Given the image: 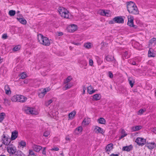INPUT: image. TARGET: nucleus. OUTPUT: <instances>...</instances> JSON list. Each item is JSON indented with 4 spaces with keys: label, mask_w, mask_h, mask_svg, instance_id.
<instances>
[{
    "label": "nucleus",
    "mask_w": 156,
    "mask_h": 156,
    "mask_svg": "<svg viewBox=\"0 0 156 156\" xmlns=\"http://www.w3.org/2000/svg\"><path fill=\"white\" fill-rule=\"evenodd\" d=\"M127 10L129 13L133 15H137L139 11L136 4L132 2H130L127 3Z\"/></svg>",
    "instance_id": "obj_1"
},
{
    "label": "nucleus",
    "mask_w": 156,
    "mask_h": 156,
    "mask_svg": "<svg viewBox=\"0 0 156 156\" xmlns=\"http://www.w3.org/2000/svg\"><path fill=\"white\" fill-rule=\"evenodd\" d=\"M38 41L41 44L46 46H48L50 44V41L46 37H44L41 34H39L37 35Z\"/></svg>",
    "instance_id": "obj_2"
},
{
    "label": "nucleus",
    "mask_w": 156,
    "mask_h": 156,
    "mask_svg": "<svg viewBox=\"0 0 156 156\" xmlns=\"http://www.w3.org/2000/svg\"><path fill=\"white\" fill-rule=\"evenodd\" d=\"M23 110L25 113L27 114L37 115L38 114V112L35 108L25 106L23 108Z\"/></svg>",
    "instance_id": "obj_3"
},
{
    "label": "nucleus",
    "mask_w": 156,
    "mask_h": 156,
    "mask_svg": "<svg viewBox=\"0 0 156 156\" xmlns=\"http://www.w3.org/2000/svg\"><path fill=\"white\" fill-rule=\"evenodd\" d=\"M58 11L62 17L66 18H69V13L67 9L63 7H60L58 9Z\"/></svg>",
    "instance_id": "obj_4"
},
{
    "label": "nucleus",
    "mask_w": 156,
    "mask_h": 156,
    "mask_svg": "<svg viewBox=\"0 0 156 156\" xmlns=\"http://www.w3.org/2000/svg\"><path fill=\"white\" fill-rule=\"evenodd\" d=\"M2 141L4 144L7 145H9L11 140L9 136L3 134L2 136Z\"/></svg>",
    "instance_id": "obj_5"
},
{
    "label": "nucleus",
    "mask_w": 156,
    "mask_h": 156,
    "mask_svg": "<svg viewBox=\"0 0 156 156\" xmlns=\"http://www.w3.org/2000/svg\"><path fill=\"white\" fill-rule=\"evenodd\" d=\"M127 18L128 21L127 22V25L130 27H132L134 28H137V26L135 25L133 23V17L131 15H129L128 16Z\"/></svg>",
    "instance_id": "obj_6"
},
{
    "label": "nucleus",
    "mask_w": 156,
    "mask_h": 156,
    "mask_svg": "<svg viewBox=\"0 0 156 156\" xmlns=\"http://www.w3.org/2000/svg\"><path fill=\"white\" fill-rule=\"evenodd\" d=\"M8 145L7 150L10 154H13L16 152V148L13 145L9 144Z\"/></svg>",
    "instance_id": "obj_7"
},
{
    "label": "nucleus",
    "mask_w": 156,
    "mask_h": 156,
    "mask_svg": "<svg viewBox=\"0 0 156 156\" xmlns=\"http://www.w3.org/2000/svg\"><path fill=\"white\" fill-rule=\"evenodd\" d=\"M135 142L139 146H142L146 143V140L141 137H137L135 140Z\"/></svg>",
    "instance_id": "obj_8"
},
{
    "label": "nucleus",
    "mask_w": 156,
    "mask_h": 156,
    "mask_svg": "<svg viewBox=\"0 0 156 156\" xmlns=\"http://www.w3.org/2000/svg\"><path fill=\"white\" fill-rule=\"evenodd\" d=\"M77 25L74 24H71L69 25L67 28V30L69 32H73L77 30Z\"/></svg>",
    "instance_id": "obj_9"
},
{
    "label": "nucleus",
    "mask_w": 156,
    "mask_h": 156,
    "mask_svg": "<svg viewBox=\"0 0 156 156\" xmlns=\"http://www.w3.org/2000/svg\"><path fill=\"white\" fill-rule=\"evenodd\" d=\"M94 131L97 134L100 133L103 134L105 132V130L102 128L97 126H94Z\"/></svg>",
    "instance_id": "obj_10"
},
{
    "label": "nucleus",
    "mask_w": 156,
    "mask_h": 156,
    "mask_svg": "<svg viewBox=\"0 0 156 156\" xmlns=\"http://www.w3.org/2000/svg\"><path fill=\"white\" fill-rule=\"evenodd\" d=\"M18 133L16 130H14L12 132L11 137L10 138L11 140H15L18 137Z\"/></svg>",
    "instance_id": "obj_11"
},
{
    "label": "nucleus",
    "mask_w": 156,
    "mask_h": 156,
    "mask_svg": "<svg viewBox=\"0 0 156 156\" xmlns=\"http://www.w3.org/2000/svg\"><path fill=\"white\" fill-rule=\"evenodd\" d=\"M115 22L118 23H124V20L121 16H117L114 18Z\"/></svg>",
    "instance_id": "obj_12"
},
{
    "label": "nucleus",
    "mask_w": 156,
    "mask_h": 156,
    "mask_svg": "<svg viewBox=\"0 0 156 156\" xmlns=\"http://www.w3.org/2000/svg\"><path fill=\"white\" fill-rule=\"evenodd\" d=\"M32 148L33 150L36 152H39L42 149V147L40 145H37L35 144H33L32 145Z\"/></svg>",
    "instance_id": "obj_13"
},
{
    "label": "nucleus",
    "mask_w": 156,
    "mask_h": 156,
    "mask_svg": "<svg viewBox=\"0 0 156 156\" xmlns=\"http://www.w3.org/2000/svg\"><path fill=\"white\" fill-rule=\"evenodd\" d=\"M113 147V145L112 143L108 144L105 147V150L106 152L109 154V152L112 149Z\"/></svg>",
    "instance_id": "obj_14"
},
{
    "label": "nucleus",
    "mask_w": 156,
    "mask_h": 156,
    "mask_svg": "<svg viewBox=\"0 0 156 156\" xmlns=\"http://www.w3.org/2000/svg\"><path fill=\"white\" fill-rule=\"evenodd\" d=\"M99 12L100 14L102 16H110V14L108 12V11H105L103 10H100L99 11Z\"/></svg>",
    "instance_id": "obj_15"
},
{
    "label": "nucleus",
    "mask_w": 156,
    "mask_h": 156,
    "mask_svg": "<svg viewBox=\"0 0 156 156\" xmlns=\"http://www.w3.org/2000/svg\"><path fill=\"white\" fill-rule=\"evenodd\" d=\"M49 90H48V89L46 90V88H44L43 89L42 91L39 94V97L41 98H43L46 94V93Z\"/></svg>",
    "instance_id": "obj_16"
},
{
    "label": "nucleus",
    "mask_w": 156,
    "mask_h": 156,
    "mask_svg": "<svg viewBox=\"0 0 156 156\" xmlns=\"http://www.w3.org/2000/svg\"><path fill=\"white\" fill-rule=\"evenodd\" d=\"M156 44V38L153 37L150 40L149 46L150 47L154 46Z\"/></svg>",
    "instance_id": "obj_17"
},
{
    "label": "nucleus",
    "mask_w": 156,
    "mask_h": 156,
    "mask_svg": "<svg viewBox=\"0 0 156 156\" xmlns=\"http://www.w3.org/2000/svg\"><path fill=\"white\" fill-rule=\"evenodd\" d=\"M146 146L149 149L151 150L154 148V146H155V144L154 142L147 143Z\"/></svg>",
    "instance_id": "obj_18"
},
{
    "label": "nucleus",
    "mask_w": 156,
    "mask_h": 156,
    "mask_svg": "<svg viewBox=\"0 0 156 156\" xmlns=\"http://www.w3.org/2000/svg\"><path fill=\"white\" fill-rule=\"evenodd\" d=\"M27 100V98L25 96L19 95V102L21 103L25 102Z\"/></svg>",
    "instance_id": "obj_19"
},
{
    "label": "nucleus",
    "mask_w": 156,
    "mask_h": 156,
    "mask_svg": "<svg viewBox=\"0 0 156 156\" xmlns=\"http://www.w3.org/2000/svg\"><path fill=\"white\" fill-rule=\"evenodd\" d=\"M19 95H16L12 96L11 99V100L13 102H19Z\"/></svg>",
    "instance_id": "obj_20"
},
{
    "label": "nucleus",
    "mask_w": 156,
    "mask_h": 156,
    "mask_svg": "<svg viewBox=\"0 0 156 156\" xmlns=\"http://www.w3.org/2000/svg\"><path fill=\"white\" fill-rule=\"evenodd\" d=\"M4 90L5 91V94H9L11 93L10 89L8 85H5L4 87Z\"/></svg>",
    "instance_id": "obj_21"
},
{
    "label": "nucleus",
    "mask_w": 156,
    "mask_h": 156,
    "mask_svg": "<svg viewBox=\"0 0 156 156\" xmlns=\"http://www.w3.org/2000/svg\"><path fill=\"white\" fill-rule=\"evenodd\" d=\"M142 126H136L132 127L131 128V130L132 131H136L141 129Z\"/></svg>",
    "instance_id": "obj_22"
},
{
    "label": "nucleus",
    "mask_w": 156,
    "mask_h": 156,
    "mask_svg": "<svg viewBox=\"0 0 156 156\" xmlns=\"http://www.w3.org/2000/svg\"><path fill=\"white\" fill-rule=\"evenodd\" d=\"M76 113L75 111H73L69 114V118L70 119H73Z\"/></svg>",
    "instance_id": "obj_23"
},
{
    "label": "nucleus",
    "mask_w": 156,
    "mask_h": 156,
    "mask_svg": "<svg viewBox=\"0 0 156 156\" xmlns=\"http://www.w3.org/2000/svg\"><path fill=\"white\" fill-rule=\"evenodd\" d=\"M132 145L123 147L122 148V150L124 151H129L132 150Z\"/></svg>",
    "instance_id": "obj_24"
},
{
    "label": "nucleus",
    "mask_w": 156,
    "mask_h": 156,
    "mask_svg": "<svg viewBox=\"0 0 156 156\" xmlns=\"http://www.w3.org/2000/svg\"><path fill=\"white\" fill-rule=\"evenodd\" d=\"M154 50L153 49L150 48L148 51V56L149 57H154L155 54L153 52Z\"/></svg>",
    "instance_id": "obj_25"
},
{
    "label": "nucleus",
    "mask_w": 156,
    "mask_h": 156,
    "mask_svg": "<svg viewBox=\"0 0 156 156\" xmlns=\"http://www.w3.org/2000/svg\"><path fill=\"white\" fill-rule=\"evenodd\" d=\"M92 88H93L91 86H90L87 87V92L90 94H92L95 91V90H93Z\"/></svg>",
    "instance_id": "obj_26"
},
{
    "label": "nucleus",
    "mask_w": 156,
    "mask_h": 156,
    "mask_svg": "<svg viewBox=\"0 0 156 156\" xmlns=\"http://www.w3.org/2000/svg\"><path fill=\"white\" fill-rule=\"evenodd\" d=\"M50 134V131L48 129L45 130L44 132L43 136L45 137H47L49 136Z\"/></svg>",
    "instance_id": "obj_27"
},
{
    "label": "nucleus",
    "mask_w": 156,
    "mask_h": 156,
    "mask_svg": "<svg viewBox=\"0 0 156 156\" xmlns=\"http://www.w3.org/2000/svg\"><path fill=\"white\" fill-rule=\"evenodd\" d=\"M65 84L64 88L65 90H67L73 86L72 83H64Z\"/></svg>",
    "instance_id": "obj_28"
},
{
    "label": "nucleus",
    "mask_w": 156,
    "mask_h": 156,
    "mask_svg": "<svg viewBox=\"0 0 156 156\" xmlns=\"http://www.w3.org/2000/svg\"><path fill=\"white\" fill-rule=\"evenodd\" d=\"M17 19L19 21L23 24H26L27 23V21L23 18H17Z\"/></svg>",
    "instance_id": "obj_29"
},
{
    "label": "nucleus",
    "mask_w": 156,
    "mask_h": 156,
    "mask_svg": "<svg viewBox=\"0 0 156 156\" xmlns=\"http://www.w3.org/2000/svg\"><path fill=\"white\" fill-rule=\"evenodd\" d=\"M90 119L88 118H86L83 120L82 123L84 125H88L90 122Z\"/></svg>",
    "instance_id": "obj_30"
},
{
    "label": "nucleus",
    "mask_w": 156,
    "mask_h": 156,
    "mask_svg": "<svg viewBox=\"0 0 156 156\" xmlns=\"http://www.w3.org/2000/svg\"><path fill=\"white\" fill-rule=\"evenodd\" d=\"M98 122L100 124H105L106 121L104 118L101 117L98 119Z\"/></svg>",
    "instance_id": "obj_31"
},
{
    "label": "nucleus",
    "mask_w": 156,
    "mask_h": 156,
    "mask_svg": "<svg viewBox=\"0 0 156 156\" xmlns=\"http://www.w3.org/2000/svg\"><path fill=\"white\" fill-rule=\"evenodd\" d=\"M78 62L84 66H86L87 65V61L84 59H80L78 61Z\"/></svg>",
    "instance_id": "obj_32"
},
{
    "label": "nucleus",
    "mask_w": 156,
    "mask_h": 156,
    "mask_svg": "<svg viewBox=\"0 0 156 156\" xmlns=\"http://www.w3.org/2000/svg\"><path fill=\"white\" fill-rule=\"evenodd\" d=\"M130 55V53L128 51H126L124 52L122 55L123 57H124L125 58H129Z\"/></svg>",
    "instance_id": "obj_33"
},
{
    "label": "nucleus",
    "mask_w": 156,
    "mask_h": 156,
    "mask_svg": "<svg viewBox=\"0 0 156 156\" xmlns=\"http://www.w3.org/2000/svg\"><path fill=\"white\" fill-rule=\"evenodd\" d=\"M28 156H37V155L32 150L29 149Z\"/></svg>",
    "instance_id": "obj_34"
},
{
    "label": "nucleus",
    "mask_w": 156,
    "mask_h": 156,
    "mask_svg": "<svg viewBox=\"0 0 156 156\" xmlns=\"http://www.w3.org/2000/svg\"><path fill=\"white\" fill-rule=\"evenodd\" d=\"M72 78L71 76H69L64 81V83H71L70 81L72 80Z\"/></svg>",
    "instance_id": "obj_35"
},
{
    "label": "nucleus",
    "mask_w": 156,
    "mask_h": 156,
    "mask_svg": "<svg viewBox=\"0 0 156 156\" xmlns=\"http://www.w3.org/2000/svg\"><path fill=\"white\" fill-rule=\"evenodd\" d=\"M93 97L94 100L97 101L100 99L101 95L99 94H96L94 95Z\"/></svg>",
    "instance_id": "obj_36"
},
{
    "label": "nucleus",
    "mask_w": 156,
    "mask_h": 156,
    "mask_svg": "<svg viewBox=\"0 0 156 156\" xmlns=\"http://www.w3.org/2000/svg\"><path fill=\"white\" fill-rule=\"evenodd\" d=\"M55 111H53L52 112H50L49 113V115L51 117H53L54 118H55V116L56 114H58V112H54Z\"/></svg>",
    "instance_id": "obj_37"
},
{
    "label": "nucleus",
    "mask_w": 156,
    "mask_h": 156,
    "mask_svg": "<svg viewBox=\"0 0 156 156\" xmlns=\"http://www.w3.org/2000/svg\"><path fill=\"white\" fill-rule=\"evenodd\" d=\"M91 43L90 42L85 43L84 44V46L86 48L89 49L91 48Z\"/></svg>",
    "instance_id": "obj_38"
},
{
    "label": "nucleus",
    "mask_w": 156,
    "mask_h": 156,
    "mask_svg": "<svg viewBox=\"0 0 156 156\" xmlns=\"http://www.w3.org/2000/svg\"><path fill=\"white\" fill-rule=\"evenodd\" d=\"M5 117V114L4 113H0V122H2Z\"/></svg>",
    "instance_id": "obj_39"
},
{
    "label": "nucleus",
    "mask_w": 156,
    "mask_h": 156,
    "mask_svg": "<svg viewBox=\"0 0 156 156\" xmlns=\"http://www.w3.org/2000/svg\"><path fill=\"white\" fill-rule=\"evenodd\" d=\"M128 62L130 64H132L133 65H138V64L136 63V62L135 61L134 59H129L128 60Z\"/></svg>",
    "instance_id": "obj_40"
},
{
    "label": "nucleus",
    "mask_w": 156,
    "mask_h": 156,
    "mask_svg": "<svg viewBox=\"0 0 156 156\" xmlns=\"http://www.w3.org/2000/svg\"><path fill=\"white\" fill-rule=\"evenodd\" d=\"M114 59V57L110 56H107L105 58L106 60L108 62L111 61H112Z\"/></svg>",
    "instance_id": "obj_41"
},
{
    "label": "nucleus",
    "mask_w": 156,
    "mask_h": 156,
    "mask_svg": "<svg viewBox=\"0 0 156 156\" xmlns=\"http://www.w3.org/2000/svg\"><path fill=\"white\" fill-rule=\"evenodd\" d=\"M145 111V109H141L138 111L137 114L138 115H141Z\"/></svg>",
    "instance_id": "obj_42"
},
{
    "label": "nucleus",
    "mask_w": 156,
    "mask_h": 156,
    "mask_svg": "<svg viewBox=\"0 0 156 156\" xmlns=\"http://www.w3.org/2000/svg\"><path fill=\"white\" fill-rule=\"evenodd\" d=\"M96 59L97 60V62L98 65H100L102 63L103 60L102 59L98 57H96Z\"/></svg>",
    "instance_id": "obj_43"
},
{
    "label": "nucleus",
    "mask_w": 156,
    "mask_h": 156,
    "mask_svg": "<svg viewBox=\"0 0 156 156\" xmlns=\"http://www.w3.org/2000/svg\"><path fill=\"white\" fill-rule=\"evenodd\" d=\"M17 156H25V155L21 151H18L16 153Z\"/></svg>",
    "instance_id": "obj_44"
},
{
    "label": "nucleus",
    "mask_w": 156,
    "mask_h": 156,
    "mask_svg": "<svg viewBox=\"0 0 156 156\" xmlns=\"http://www.w3.org/2000/svg\"><path fill=\"white\" fill-rule=\"evenodd\" d=\"M4 103L6 105H10V101L6 98L4 99Z\"/></svg>",
    "instance_id": "obj_45"
},
{
    "label": "nucleus",
    "mask_w": 156,
    "mask_h": 156,
    "mask_svg": "<svg viewBox=\"0 0 156 156\" xmlns=\"http://www.w3.org/2000/svg\"><path fill=\"white\" fill-rule=\"evenodd\" d=\"M16 11L15 10H10L9 11V14L11 16H13L15 15Z\"/></svg>",
    "instance_id": "obj_46"
},
{
    "label": "nucleus",
    "mask_w": 156,
    "mask_h": 156,
    "mask_svg": "<svg viewBox=\"0 0 156 156\" xmlns=\"http://www.w3.org/2000/svg\"><path fill=\"white\" fill-rule=\"evenodd\" d=\"M83 130V128L82 126H79L78 127H77L76 130L75 131H78V133H78L81 132Z\"/></svg>",
    "instance_id": "obj_47"
},
{
    "label": "nucleus",
    "mask_w": 156,
    "mask_h": 156,
    "mask_svg": "<svg viewBox=\"0 0 156 156\" xmlns=\"http://www.w3.org/2000/svg\"><path fill=\"white\" fill-rule=\"evenodd\" d=\"M20 45L16 46L13 48V50L15 51H18L20 50Z\"/></svg>",
    "instance_id": "obj_48"
},
{
    "label": "nucleus",
    "mask_w": 156,
    "mask_h": 156,
    "mask_svg": "<svg viewBox=\"0 0 156 156\" xmlns=\"http://www.w3.org/2000/svg\"><path fill=\"white\" fill-rule=\"evenodd\" d=\"M52 102V99H50L45 102V105L47 106L49 105Z\"/></svg>",
    "instance_id": "obj_49"
},
{
    "label": "nucleus",
    "mask_w": 156,
    "mask_h": 156,
    "mask_svg": "<svg viewBox=\"0 0 156 156\" xmlns=\"http://www.w3.org/2000/svg\"><path fill=\"white\" fill-rule=\"evenodd\" d=\"M20 76L21 78L24 79L27 77V75L26 73H22L20 74Z\"/></svg>",
    "instance_id": "obj_50"
},
{
    "label": "nucleus",
    "mask_w": 156,
    "mask_h": 156,
    "mask_svg": "<svg viewBox=\"0 0 156 156\" xmlns=\"http://www.w3.org/2000/svg\"><path fill=\"white\" fill-rule=\"evenodd\" d=\"M19 144L23 147H24L26 145V143L23 141H21L20 143H19Z\"/></svg>",
    "instance_id": "obj_51"
},
{
    "label": "nucleus",
    "mask_w": 156,
    "mask_h": 156,
    "mask_svg": "<svg viewBox=\"0 0 156 156\" xmlns=\"http://www.w3.org/2000/svg\"><path fill=\"white\" fill-rule=\"evenodd\" d=\"M134 59L137 63L140 62L141 61V58L140 57H137Z\"/></svg>",
    "instance_id": "obj_52"
},
{
    "label": "nucleus",
    "mask_w": 156,
    "mask_h": 156,
    "mask_svg": "<svg viewBox=\"0 0 156 156\" xmlns=\"http://www.w3.org/2000/svg\"><path fill=\"white\" fill-rule=\"evenodd\" d=\"M129 84H130L131 87H132L134 83V81L132 80H130V79H129Z\"/></svg>",
    "instance_id": "obj_53"
},
{
    "label": "nucleus",
    "mask_w": 156,
    "mask_h": 156,
    "mask_svg": "<svg viewBox=\"0 0 156 156\" xmlns=\"http://www.w3.org/2000/svg\"><path fill=\"white\" fill-rule=\"evenodd\" d=\"M89 65L91 66H92L93 65V61L92 59H91L90 58L89 59Z\"/></svg>",
    "instance_id": "obj_54"
},
{
    "label": "nucleus",
    "mask_w": 156,
    "mask_h": 156,
    "mask_svg": "<svg viewBox=\"0 0 156 156\" xmlns=\"http://www.w3.org/2000/svg\"><path fill=\"white\" fill-rule=\"evenodd\" d=\"M7 37V36L6 34H4L2 36V38L4 39H6Z\"/></svg>",
    "instance_id": "obj_55"
},
{
    "label": "nucleus",
    "mask_w": 156,
    "mask_h": 156,
    "mask_svg": "<svg viewBox=\"0 0 156 156\" xmlns=\"http://www.w3.org/2000/svg\"><path fill=\"white\" fill-rule=\"evenodd\" d=\"M108 74V76H109V77H110V78H113V75L112 73L111 72H110V71L109 72Z\"/></svg>",
    "instance_id": "obj_56"
},
{
    "label": "nucleus",
    "mask_w": 156,
    "mask_h": 156,
    "mask_svg": "<svg viewBox=\"0 0 156 156\" xmlns=\"http://www.w3.org/2000/svg\"><path fill=\"white\" fill-rule=\"evenodd\" d=\"M115 23V21L114 20V18L112 20H110L109 21V23L110 24H113Z\"/></svg>",
    "instance_id": "obj_57"
},
{
    "label": "nucleus",
    "mask_w": 156,
    "mask_h": 156,
    "mask_svg": "<svg viewBox=\"0 0 156 156\" xmlns=\"http://www.w3.org/2000/svg\"><path fill=\"white\" fill-rule=\"evenodd\" d=\"M73 44L77 46L80 45L81 44V43H76L75 42H73Z\"/></svg>",
    "instance_id": "obj_58"
},
{
    "label": "nucleus",
    "mask_w": 156,
    "mask_h": 156,
    "mask_svg": "<svg viewBox=\"0 0 156 156\" xmlns=\"http://www.w3.org/2000/svg\"><path fill=\"white\" fill-rule=\"evenodd\" d=\"M59 148L57 147H54L52 148L51 149V151H58L59 150Z\"/></svg>",
    "instance_id": "obj_59"
},
{
    "label": "nucleus",
    "mask_w": 156,
    "mask_h": 156,
    "mask_svg": "<svg viewBox=\"0 0 156 156\" xmlns=\"http://www.w3.org/2000/svg\"><path fill=\"white\" fill-rule=\"evenodd\" d=\"M46 147H44V148L43 150L42 151V154L44 155L46 154Z\"/></svg>",
    "instance_id": "obj_60"
},
{
    "label": "nucleus",
    "mask_w": 156,
    "mask_h": 156,
    "mask_svg": "<svg viewBox=\"0 0 156 156\" xmlns=\"http://www.w3.org/2000/svg\"><path fill=\"white\" fill-rule=\"evenodd\" d=\"M83 94H84L85 93V90H86V88L85 86H83Z\"/></svg>",
    "instance_id": "obj_61"
},
{
    "label": "nucleus",
    "mask_w": 156,
    "mask_h": 156,
    "mask_svg": "<svg viewBox=\"0 0 156 156\" xmlns=\"http://www.w3.org/2000/svg\"><path fill=\"white\" fill-rule=\"evenodd\" d=\"M71 140L69 136H66V140L67 141H68L69 142Z\"/></svg>",
    "instance_id": "obj_62"
},
{
    "label": "nucleus",
    "mask_w": 156,
    "mask_h": 156,
    "mask_svg": "<svg viewBox=\"0 0 156 156\" xmlns=\"http://www.w3.org/2000/svg\"><path fill=\"white\" fill-rule=\"evenodd\" d=\"M110 156H119L118 154H111Z\"/></svg>",
    "instance_id": "obj_63"
},
{
    "label": "nucleus",
    "mask_w": 156,
    "mask_h": 156,
    "mask_svg": "<svg viewBox=\"0 0 156 156\" xmlns=\"http://www.w3.org/2000/svg\"><path fill=\"white\" fill-rule=\"evenodd\" d=\"M58 35L59 36H62L63 34V33L62 32H59L58 33Z\"/></svg>",
    "instance_id": "obj_64"
}]
</instances>
